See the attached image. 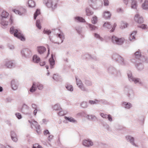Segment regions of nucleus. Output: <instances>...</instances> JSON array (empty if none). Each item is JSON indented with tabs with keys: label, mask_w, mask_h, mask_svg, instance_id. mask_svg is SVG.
<instances>
[{
	"label": "nucleus",
	"mask_w": 148,
	"mask_h": 148,
	"mask_svg": "<svg viewBox=\"0 0 148 148\" xmlns=\"http://www.w3.org/2000/svg\"><path fill=\"white\" fill-rule=\"evenodd\" d=\"M11 34H14V36L21 39L22 41L25 40L24 37L16 29H14V27L11 28L10 31Z\"/></svg>",
	"instance_id": "1"
},
{
	"label": "nucleus",
	"mask_w": 148,
	"mask_h": 148,
	"mask_svg": "<svg viewBox=\"0 0 148 148\" xmlns=\"http://www.w3.org/2000/svg\"><path fill=\"white\" fill-rule=\"evenodd\" d=\"M29 122L31 124L32 128L35 129L38 133H40V126L38 124L36 121H29Z\"/></svg>",
	"instance_id": "2"
},
{
	"label": "nucleus",
	"mask_w": 148,
	"mask_h": 148,
	"mask_svg": "<svg viewBox=\"0 0 148 148\" xmlns=\"http://www.w3.org/2000/svg\"><path fill=\"white\" fill-rule=\"evenodd\" d=\"M112 42L113 43H115L116 44L120 45L122 44L124 41L123 38H119L115 36H112Z\"/></svg>",
	"instance_id": "3"
},
{
	"label": "nucleus",
	"mask_w": 148,
	"mask_h": 148,
	"mask_svg": "<svg viewBox=\"0 0 148 148\" xmlns=\"http://www.w3.org/2000/svg\"><path fill=\"white\" fill-rule=\"evenodd\" d=\"M82 145L86 147H90L93 145V143L90 139L84 140L82 141Z\"/></svg>",
	"instance_id": "4"
},
{
	"label": "nucleus",
	"mask_w": 148,
	"mask_h": 148,
	"mask_svg": "<svg viewBox=\"0 0 148 148\" xmlns=\"http://www.w3.org/2000/svg\"><path fill=\"white\" fill-rule=\"evenodd\" d=\"M125 138L127 141L130 142L132 145L136 147H138V145L134 143V139L133 137L130 136H127Z\"/></svg>",
	"instance_id": "5"
},
{
	"label": "nucleus",
	"mask_w": 148,
	"mask_h": 148,
	"mask_svg": "<svg viewBox=\"0 0 148 148\" xmlns=\"http://www.w3.org/2000/svg\"><path fill=\"white\" fill-rule=\"evenodd\" d=\"M12 11L16 14L19 15H21L25 14L26 12V10L23 8H21L20 10L15 9H13Z\"/></svg>",
	"instance_id": "6"
},
{
	"label": "nucleus",
	"mask_w": 148,
	"mask_h": 148,
	"mask_svg": "<svg viewBox=\"0 0 148 148\" xmlns=\"http://www.w3.org/2000/svg\"><path fill=\"white\" fill-rule=\"evenodd\" d=\"M134 20L136 22L138 23H141L144 21L143 18L142 17H140L138 14L135 16Z\"/></svg>",
	"instance_id": "7"
},
{
	"label": "nucleus",
	"mask_w": 148,
	"mask_h": 148,
	"mask_svg": "<svg viewBox=\"0 0 148 148\" xmlns=\"http://www.w3.org/2000/svg\"><path fill=\"white\" fill-rule=\"evenodd\" d=\"M11 137L12 140L13 141L16 142L17 141V136L14 132L12 131L11 132Z\"/></svg>",
	"instance_id": "8"
},
{
	"label": "nucleus",
	"mask_w": 148,
	"mask_h": 148,
	"mask_svg": "<svg viewBox=\"0 0 148 148\" xmlns=\"http://www.w3.org/2000/svg\"><path fill=\"white\" fill-rule=\"evenodd\" d=\"M17 82L14 80L11 81V86L14 90H16L17 88Z\"/></svg>",
	"instance_id": "9"
},
{
	"label": "nucleus",
	"mask_w": 148,
	"mask_h": 148,
	"mask_svg": "<svg viewBox=\"0 0 148 148\" xmlns=\"http://www.w3.org/2000/svg\"><path fill=\"white\" fill-rule=\"evenodd\" d=\"M14 65V63L12 61H8L6 62L5 66L7 68H11Z\"/></svg>",
	"instance_id": "10"
},
{
	"label": "nucleus",
	"mask_w": 148,
	"mask_h": 148,
	"mask_svg": "<svg viewBox=\"0 0 148 148\" xmlns=\"http://www.w3.org/2000/svg\"><path fill=\"white\" fill-rule=\"evenodd\" d=\"M38 48V51L40 54L43 53L46 50V48L43 47H39Z\"/></svg>",
	"instance_id": "11"
},
{
	"label": "nucleus",
	"mask_w": 148,
	"mask_h": 148,
	"mask_svg": "<svg viewBox=\"0 0 148 148\" xmlns=\"http://www.w3.org/2000/svg\"><path fill=\"white\" fill-rule=\"evenodd\" d=\"M100 115L103 118H106L107 117L109 120H112L111 116L110 115H107L106 114H104L103 113H101Z\"/></svg>",
	"instance_id": "12"
},
{
	"label": "nucleus",
	"mask_w": 148,
	"mask_h": 148,
	"mask_svg": "<svg viewBox=\"0 0 148 148\" xmlns=\"http://www.w3.org/2000/svg\"><path fill=\"white\" fill-rule=\"evenodd\" d=\"M28 4L29 7H34L35 5V2L32 0H29L28 1Z\"/></svg>",
	"instance_id": "13"
},
{
	"label": "nucleus",
	"mask_w": 148,
	"mask_h": 148,
	"mask_svg": "<svg viewBox=\"0 0 148 148\" xmlns=\"http://www.w3.org/2000/svg\"><path fill=\"white\" fill-rule=\"evenodd\" d=\"M136 31H134L130 35L129 38V40L131 41L134 40L135 39V36L136 34Z\"/></svg>",
	"instance_id": "14"
},
{
	"label": "nucleus",
	"mask_w": 148,
	"mask_h": 148,
	"mask_svg": "<svg viewBox=\"0 0 148 148\" xmlns=\"http://www.w3.org/2000/svg\"><path fill=\"white\" fill-rule=\"evenodd\" d=\"M111 16V14L108 11L105 12L103 14V17L106 19L110 18Z\"/></svg>",
	"instance_id": "15"
},
{
	"label": "nucleus",
	"mask_w": 148,
	"mask_h": 148,
	"mask_svg": "<svg viewBox=\"0 0 148 148\" xmlns=\"http://www.w3.org/2000/svg\"><path fill=\"white\" fill-rule=\"evenodd\" d=\"M142 7L144 9H148V0H145L142 4Z\"/></svg>",
	"instance_id": "16"
},
{
	"label": "nucleus",
	"mask_w": 148,
	"mask_h": 148,
	"mask_svg": "<svg viewBox=\"0 0 148 148\" xmlns=\"http://www.w3.org/2000/svg\"><path fill=\"white\" fill-rule=\"evenodd\" d=\"M9 15V13L6 11H3L1 12V16L2 18H6Z\"/></svg>",
	"instance_id": "17"
},
{
	"label": "nucleus",
	"mask_w": 148,
	"mask_h": 148,
	"mask_svg": "<svg viewBox=\"0 0 148 148\" xmlns=\"http://www.w3.org/2000/svg\"><path fill=\"white\" fill-rule=\"evenodd\" d=\"M136 2L135 0H132L131 4V8L133 9H136Z\"/></svg>",
	"instance_id": "18"
},
{
	"label": "nucleus",
	"mask_w": 148,
	"mask_h": 148,
	"mask_svg": "<svg viewBox=\"0 0 148 148\" xmlns=\"http://www.w3.org/2000/svg\"><path fill=\"white\" fill-rule=\"evenodd\" d=\"M128 76L129 78L132 79V81L134 82L136 84L139 82V79L136 78H134L132 77L131 76L130 77V75H128Z\"/></svg>",
	"instance_id": "19"
},
{
	"label": "nucleus",
	"mask_w": 148,
	"mask_h": 148,
	"mask_svg": "<svg viewBox=\"0 0 148 148\" xmlns=\"http://www.w3.org/2000/svg\"><path fill=\"white\" fill-rule=\"evenodd\" d=\"M123 106H125V108L127 109H129L131 107V104L127 103L126 102H123Z\"/></svg>",
	"instance_id": "20"
},
{
	"label": "nucleus",
	"mask_w": 148,
	"mask_h": 148,
	"mask_svg": "<svg viewBox=\"0 0 148 148\" xmlns=\"http://www.w3.org/2000/svg\"><path fill=\"white\" fill-rule=\"evenodd\" d=\"M33 60L34 62L38 63L40 60V59L36 55H34L33 57Z\"/></svg>",
	"instance_id": "21"
},
{
	"label": "nucleus",
	"mask_w": 148,
	"mask_h": 148,
	"mask_svg": "<svg viewBox=\"0 0 148 148\" xmlns=\"http://www.w3.org/2000/svg\"><path fill=\"white\" fill-rule=\"evenodd\" d=\"M77 85L79 87L81 88L82 90H85L83 86V85L82 84V82L81 81H79L78 82H77Z\"/></svg>",
	"instance_id": "22"
},
{
	"label": "nucleus",
	"mask_w": 148,
	"mask_h": 148,
	"mask_svg": "<svg viewBox=\"0 0 148 148\" xmlns=\"http://www.w3.org/2000/svg\"><path fill=\"white\" fill-rule=\"evenodd\" d=\"M103 26L106 27V28L110 29L112 27V26L111 25V24L109 22H106L103 25Z\"/></svg>",
	"instance_id": "23"
},
{
	"label": "nucleus",
	"mask_w": 148,
	"mask_h": 148,
	"mask_svg": "<svg viewBox=\"0 0 148 148\" xmlns=\"http://www.w3.org/2000/svg\"><path fill=\"white\" fill-rule=\"evenodd\" d=\"M91 22L92 24H95L97 21V18L96 16L92 17L91 20Z\"/></svg>",
	"instance_id": "24"
},
{
	"label": "nucleus",
	"mask_w": 148,
	"mask_h": 148,
	"mask_svg": "<svg viewBox=\"0 0 148 148\" xmlns=\"http://www.w3.org/2000/svg\"><path fill=\"white\" fill-rule=\"evenodd\" d=\"M86 14L87 16H90L92 15L93 12L89 10V9H87L86 10Z\"/></svg>",
	"instance_id": "25"
},
{
	"label": "nucleus",
	"mask_w": 148,
	"mask_h": 148,
	"mask_svg": "<svg viewBox=\"0 0 148 148\" xmlns=\"http://www.w3.org/2000/svg\"><path fill=\"white\" fill-rule=\"evenodd\" d=\"M128 25V24L125 22H123L121 23V29H123L124 28L127 27Z\"/></svg>",
	"instance_id": "26"
},
{
	"label": "nucleus",
	"mask_w": 148,
	"mask_h": 148,
	"mask_svg": "<svg viewBox=\"0 0 148 148\" xmlns=\"http://www.w3.org/2000/svg\"><path fill=\"white\" fill-rule=\"evenodd\" d=\"M36 85L35 83H33L32 87L30 90V91L31 92H33L35 91L36 90V87H35Z\"/></svg>",
	"instance_id": "27"
},
{
	"label": "nucleus",
	"mask_w": 148,
	"mask_h": 148,
	"mask_svg": "<svg viewBox=\"0 0 148 148\" xmlns=\"http://www.w3.org/2000/svg\"><path fill=\"white\" fill-rule=\"evenodd\" d=\"M91 30H94L97 29V27L90 24H87Z\"/></svg>",
	"instance_id": "28"
},
{
	"label": "nucleus",
	"mask_w": 148,
	"mask_h": 148,
	"mask_svg": "<svg viewBox=\"0 0 148 148\" xmlns=\"http://www.w3.org/2000/svg\"><path fill=\"white\" fill-rule=\"evenodd\" d=\"M75 19L78 21L81 22H85V20L82 17H77L75 18Z\"/></svg>",
	"instance_id": "29"
},
{
	"label": "nucleus",
	"mask_w": 148,
	"mask_h": 148,
	"mask_svg": "<svg viewBox=\"0 0 148 148\" xmlns=\"http://www.w3.org/2000/svg\"><path fill=\"white\" fill-rule=\"evenodd\" d=\"M53 109L56 110H62L60 106L58 105H55L53 107Z\"/></svg>",
	"instance_id": "30"
},
{
	"label": "nucleus",
	"mask_w": 148,
	"mask_h": 148,
	"mask_svg": "<svg viewBox=\"0 0 148 148\" xmlns=\"http://www.w3.org/2000/svg\"><path fill=\"white\" fill-rule=\"evenodd\" d=\"M49 61L50 62V65L51 66H52L51 67V68H52L53 66L55 64L54 60L53 58H50L49 59Z\"/></svg>",
	"instance_id": "31"
},
{
	"label": "nucleus",
	"mask_w": 148,
	"mask_h": 148,
	"mask_svg": "<svg viewBox=\"0 0 148 148\" xmlns=\"http://www.w3.org/2000/svg\"><path fill=\"white\" fill-rule=\"evenodd\" d=\"M40 12L39 10L37 9L34 14V19H36L38 15L40 14Z\"/></svg>",
	"instance_id": "32"
},
{
	"label": "nucleus",
	"mask_w": 148,
	"mask_h": 148,
	"mask_svg": "<svg viewBox=\"0 0 148 148\" xmlns=\"http://www.w3.org/2000/svg\"><path fill=\"white\" fill-rule=\"evenodd\" d=\"M36 85L39 90H42L43 88V85L39 83H37Z\"/></svg>",
	"instance_id": "33"
},
{
	"label": "nucleus",
	"mask_w": 148,
	"mask_h": 148,
	"mask_svg": "<svg viewBox=\"0 0 148 148\" xmlns=\"http://www.w3.org/2000/svg\"><path fill=\"white\" fill-rule=\"evenodd\" d=\"M66 88L68 90L70 91H73V86L71 85H68L66 86Z\"/></svg>",
	"instance_id": "34"
},
{
	"label": "nucleus",
	"mask_w": 148,
	"mask_h": 148,
	"mask_svg": "<svg viewBox=\"0 0 148 148\" xmlns=\"http://www.w3.org/2000/svg\"><path fill=\"white\" fill-rule=\"evenodd\" d=\"M47 6L49 8L51 7L52 6V2L51 1H49L46 3Z\"/></svg>",
	"instance_id": "35"
},
{
	"label": "nucleus",
	"mask_w": 148,
	"mask_h": 148,
	"mask_svg": "<svg viewBox=\"0 0 148 148\" xmlns=\"http://www.w3.org/2000/svg\"><path fill=\"white\" fill-rule=\"evenodd\" d=\"M134 55L135 56V57L136 58H138L141 56L140 53L139 51H137L135 53Z\"/></svg>",
	"instance_id": "36"
},
{
	"label": "nucleus",
	"mask_w": 148,
	"mask_h": 148,
	"mask_svg": "<svg viewBox=\"0 0 148 148\" xmlns=\"http://www.w3.org/2000/svg\"><path fill=\"white\" fill-rule=\"evenodd\" d=\"M43 32L45 34H46L49 35L51 33V32L49 30L45 29L43 31Z\"/></svg>",
	"instance_id": "37"
},
{
	"label": "nucleus",
	"mask_w": 148,
	"mask_h": 148,
	"mask_svg": "<svg viewBox=\"0 0 148 148\" xmlns=\"http://www.w3.org/2000/svg\"><path fill=\"white\" fill-rule=\"evenodd\" d=\"M36 26L38 28L40 29L41 28V27L40 25V23L39 20H37L36 21Z\"/></svg>",
	"instance_id": "38"
},
{
	"label": "nucleus",
	"mask_w": 148,
	"mask_h": 148,
	"mask_svg": "<svg viewBox=\"0 0 148 148\" xmlns=\"http://www.w3.org/2000/svg\"><path fill=\"white\" fill-rule=\"evenodd\" d=\"M103 125L105 129H106L107 130H109V126L106 123H103Z\"/></svg>",
	"instance_id": "39"
},
{
	"label": "nucleus",
	"mask_w": 148,
	"mask_h": 148,
	"mask_svg": "<svg viewBox=\"0 0 148 148\" xmlns=\"http://www.w3.org/2000/svg\"><path fill=\"white\" fill-rule=\"evenodd\" d=\"M98 101L97 100H95V101H89V103L92 104H94L95 103H98Z\"/></svg>",
	"instance_id": "40"
},
{
	"label": "nucleus",
	"mask_w": 148,
	"mask_h": 148,
	"mask_svg": "<svg viewBox=\"0 0 148 148\" xmlns=\"http://www.w3.org/2000/svg\"><path fill=\"white\" fill-rule=\"evenodd\" d=\"M94 36L95 37L97 38H98L101 40H103V38L101 37L98 34L95 33L94 34Z\"/></svg>",
	"instance_id": "41"
},
{
	"label": "nucleus",
	"mask_w": 148,
	"mask_h": 148,
	"mask_svg": "<svg viewBox=\"0 0 148 148\" xmlns=\"http://www.w3.org/2000/svg\"><path fill=\"white\" fill-rule=\"evenodd\" d=\"M81 106L83 108H86L87 106V103L86 102H83L81 104Z\"/></svg>",
	"instance_id": "42"
},
{
	"label": "nucleus",
	"mask_w": 148,
	"mask_h": 148,
	"mask_svg": "<svg viewBox=\"0 0 148 148\" xmlns=\"http://www.w3.org/2000/svg\"><path fill=\"white\" fill-rule=\"evenodd\" d=\"M140 27L143 29H146L147 28V26L145 24H143L141 25Z\"/></svg>",
	"instance_id": "43"
},
{
	"label": "nucleus",
	"mask_w": 148,
	"mask_h": 148,
	"mask_svg": "<svg viewBox=\"0 0 148 148\" xmlns=\"http://www.w3.org/2000/svg\"><path fill=\"white\" fill-rule=\"evenodd\" d=\"M1 24L3 26H6L8 25V22L6 21H2L1 23Z\"/></svg>",
	"instance_id": "44"
},
{
	"label": "nucleus",
	"mask_w": 148,
	"mask_h": 148,
	"mask_svg": "<svg viewBox=\"0 0 148 148\" xmlns=\"http://www.w3.org/2000/svg\"><path fill=\"white\" fill-rule=\"evenodd\" d=\"M16 116L17 117L18 119H20L21 118V115L19 113H16Z\"/></svg>",
	"instance_id": "45"
},
{
	"label": "nucleus",
	"mask_w": 148,
	"mask_h": 148,
	"mask_svg": "<svg viewBox=\"0 0 148 148\" xmlns=\"http://www.w3.org/2000/svg\"><path fill=\"white\" fill-rule=\"evenodd\" d=\"M66 113H65L64 112L62 111H59L58 113L59 115L60 116H63Z\"/></svg>",
	"instance_id": "46"
},
{
	"label": "nucleus",
	"mask_w": 148,
	"mask_h": 148,
	"mask_svg": "<svg viewBox=\"0 0 148 148\" xmlns=\"http://www.w3.org/2000/svg\"><path fill=\"white\" fill-rule=\"evenodd\" d=\"M116 26V23H114L113 25V27H112V29L111 30H110V32H113L114 30L115 27Z\"/></svg>",
	"instance_id": "47"
},
{
	"label": "nucleus",
	"mask_w": 148,
	"mask_h": 148,
	"mask_svg": "<svg viewBox=\"0 0 148 148\" xmlns=\"http://www.w3.org/2000/svg\"><path fill=\"white\" fill-rule=\"evenodd\" d=\"M104 5L105 6L108 5L109 4V1L108 0H104Z\"/></svg>",
	"instance_id": "48"
},
{
	"label": "nucleus",
	"mask_w": 148,
	"mask_h": 148,
	"mask_svg": "<svg viewBox=\"0 0 148 148\" xmlns=\"http://www.w3.org/2000/svg\"><path fill=\"white\" fill-rule=\"evenodd\" d=\"M44 134L45 135H46L47 134L49 135L50 133L49 132V131L47 130H45L44 132Z\"/></svg>",
	"instance_id": "49"
},
{
	"label": "nucleus",
	"mask_w": 148,
	"mask_h": 148,
	"mask_svg": "<svg viewBox=\"0 0 148 148\" xmlns=\"http://www.w3.org/2000/svg\"><path fill=\"white\" fill-rule=\"evenodd\" d=\"M65 119L66 120H73V119L72 117H68L66 116L65 117Z\"/></svg>",
	"instance_id": "50"
},
{
	"label": "nucleus",
	"mask_w": 148,
	"mask_h": 148,
	"mask_svg": "<svg viewBox=\"0 0 148 148\" xmlns=\"http://www.w3.org/2000/svg\"><path fill=\"white\" fill-rule=\"evenodd\" d=\"M53 137V136L52 135H49L48 137V140H50L51 139H52Z\"/></svg>",
	"instance_id": "51"
},
{
	"label": "nucleus",
	"mask_w": 148,
	"mask_h": 148,
	"mask_svg": "<svg viewBox=\"0 0 148 148\" xmlns=\"http://www.w3.org/2000/svg\"><path fill=\"white\" fill-rule=\"evenodd\" d=\"M45 64V62H41L40 63V64L41 66H43Z\"/></svg>",
	"instance_id": "52"
},
{
	"label": "nucleus",
	"mask_w": 148,
	"mask_h": 148,
	"mask_svg": "<svg viewBox=\"0 0 148 148\" xmlns=\"http://www.w3.org/2000/svg\"><path fill=\"white\" fill-rule=\"evenodd\" d=\"M6 146L2 144H0V148H5Z\"/></svg>",
	"instance_id": "53"
},
{
	"label": "nucleus",
	"mask_w": 148,
	"mask_h": 148,
	"mask_svg": "<svg viewBox=\"0 0 148 148\" xmlns=\"http://www.w3.org/2000/svg\"><path fill=\"white\" fill-rule=\"evenodd\" d=\"M32 107L33 108H34L35 109H37V108H36V106L35 104H32Z\"/></svg>",
	"instance_id": "54"
},
{
	"label": "nucleus",
	"mask_w": 148,
	"mask_h": 148,
	"mask_svg": "<svg viewBox=\"0 0 148 148\" xmlns=\"http://www.w3.org/2000/svg\"><path fill=\"white\" fill-rule=\"evenodd\" d=\"M13 22V20L12 18V17H11L10 20V24H11Z\"/></svg>",
	"instance_id": "55"
},
{
	"label": "nucleus",
	"mask_w": 148,
	"mask_h": 148,
	"mask_svg": "<svg viewBox=\"0 0 148 148\" xmlns=\"http://www.w3.org/2000/svg\"><path fill=\"white\" fill-rule=\"evenodd\" d=\"M5 148H14L13 147L9 145H6Z\"/></svg>",
	"instance_id": "56"
},
{
	"label": "nucleus",
	"mask_w": 148,
	"mask_h": 148,
	"mask_svg": "<svg viewBox=\"0 0 148 148\" xmlns=\"http://www.w3.org/2000/svg\"><path fill=\"white\" fill-rule=\"evenodd\" d=\"M37 112V109H35V110L34 111V114L35 115H36Z\"/></svg>",
	"instance_id": "57"
},
{
	"label": "nucleus",
	"mask_w": 148,
	"mask_h": 148,
	"mask_svg": "<svg viewBox=\"0 0 148 148\" xmlns=\"http://www.w3.org/2000/svg\"><path fill=\"white\" fill-rule=\"evenodd\" d=\"M123 0L124 1V3L125 4H127V3H128V0Z\"/></svg>",
	"instance_id": "58"
},
{
	"label": "nucleus",
	"mask_w": 148,
	"mask_h": 148,
	"mask_svg": "<svg viewBox=\"0 0 148 148\" xmlns=\"http://www.w3.org/2000/svg\"><path fill=\"white\" fill-rule=\"evenodd\" d=\"M58 37H60V38H62V35L60 34H59L58 35Z\"/></svg>",
	"instance_id": "59"
},
{
	"label": "nucleus",
	"mask_w": 148,
	"mask_h": 148,
	"mask_svg": "<svg viewBox=\"0 0 148 148\" xmlns=\"http://www.w3.org/2000/svg\"><path fill=\"white\" fill-rule=\"evenodd\" d=\"M91 2L94 3L96 2V0H90Z\"/></svg>",
	"instance_id": "60"
},
{
	"label": "nucleus",
	"mask_w": 148,
	"mask_h": 148,
	"mask_svg": "<svg viewBox=\"0 0 148 148\" xmlns=\"http://www.w3.org/2000/svg\"><path fill=\"white\" fill-rule=\"evenodd\" d=\"M3 90L2 88L0 86V92H1Z\"/></svg>",
	"instance_id": "61"
},
{
	"label": "nucleus",
	"mask_w": 148,
	"mask_h": 148,
	"mask_svg": "<svg viewBox=\"0 0 148 148\" xmlns=\"http://www.w3.org/2000/svg\"><path fill=\"white\" fill-rule=\"evenodd\" d=\"M118 12H120L122 11V10L121 9H118Z\"/></svg>",
	"instance_id": "62"
},
{
	"label": "nucleus",
	"mask_w": 148,
	"mask_h": 148,
	"mask_svg": "<svg viewBox=\"0 0 148 148\" xmlns=\"http://www.w3.org/2000/svg\"><path fill=\"white\" fill-rule=\"evenodd\" d=\"M81 114L80 113H78L77 114V116H80V115H81Z\"/></svg>",
	"instance_id": "63"
},
{
	"label": "nucleus",
	"mask_w": 148,
	"mask_h": 148,
	"mask_svg": "<svg viewBox=\"0 0 148 148\" xmlns=\"http://www.w3.org/2000/svg\"><path fill=\"white\" fill-rule=\"evenodd\" d=\"M142 1L143 0H138V1L140 3H141Z\"/></svg>",
	"instance_id": "64"
}]
</instances>
